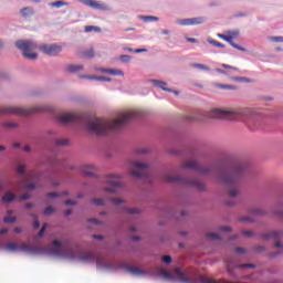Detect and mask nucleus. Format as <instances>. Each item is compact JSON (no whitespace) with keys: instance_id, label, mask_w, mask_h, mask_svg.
<instances>
[{"instance_id":"f8f14e48","label":"nucleus","mask_w":283,"mask_h":283,"mask_svg":"<svg viewBox=\"0 0 283 283\" xmlns=\"http://www.w3.org/2000/svg\"><path fill=\"white\" fill-rule=\"evenodd\" d=\"M175 23L176 25H182V27L202 25V23H207V18L197 17V18L177 19Z\"/></svg>"},{"instance_id":"a19ab883","label":"nucleus","mask_w":283,"mask_h":283,"mask_svg":"<svg viewBox=\"0 0 283 283\" xmlns=\"http://www.w3.org/2000/svg\"><path fill=\"white\" fill-rule=\"evenodd\" d=\"M269 41H272L273 43H283V36H270Z\"/></svg>"},{"instance_id":"cd10ccee","label":"nucleus","mask_w":283,"mask_h":283,"mask_svg":"<svg viewBox=\"0 0 283 283\" xmlns=\"http://www.w3.org/2000/svg\"><path fill=\"white\" fill-rule=\"evenodd\" d=\"M49 6L51 7V8H63V7H65V6H70V2H66V1H63V0H59V1H55V2H51V3H49Z\"/></svg>"},{"instance_id":"9d476101","label":"nucleus","mask_w":283,"mask_h":283,"mask_svg":"<svg viewBox=\"0 0 283 283\" xmlns=\"http://www.w3.org/2000/svg\"><path fill=\"white\" fill-rule=\"evenodd\" d=\"M118 179H120V175H107L105 182L108 187L104 188V190L108 191L109 193H117L116 189H120V187H123V184L117 181Z\"/></svg>"},{"instance_id":"aec40b11","label":"nucleus","mask_w":283,"mask_h":283,"mask_svg":"<svg viewBox=\"0 0 283 283\" xmlns=\"http://www.w3.org/2000/svg\"><path fill=\"white\" fill-rule=\"evenodd\" d=\"M81 174L86 176L87 178H94V166L93 165H85L81 168Z\"/></svg>"},{"instance_id":"13d9d810","label":"nucleus","mask_w":283,"mask_h":283,"mask_svg":"<svg viewBox=\"0 0 283 283\" xmlns=\"http://www.w3.org/2000/svg\"><path fill=\"white\" fill-rule=\"evenodd\" d=\"M222 67H224V70H238V67L231 66L229 64H222Z\"/></svg>"},{"instance_id":"4be33fe9","label":"nucleus","mask_w":283,"mask_h":283,"mask_svg":"<svg viewBox=\"0 0 283 283\" xmlns=\"http://www.w3.org/2000/svg\"><path fill=\"white\" fill-rule=\"evenodd\" d=\"M139 19L144 23H154L156 21H160V18H158L156 15H140Z\"/></svg>"},{"instance_id":"473e14b6","label":"nucleus","mask_w":283,"mask_h":283,"mask_svg":"<svg viewBox=\"0 0 283 283\" xmlns=\"http://www.w3.org/2000/svg\"><path fill=\"white\" fill-rule=\"evenodd\" d=\"M2 127H4L6 129H17V127H19V124L14 122H4L2 124Z\"/></svg>"},{"instance_id":"052dcab7","label":"nucleus","mask_w":283,"mask_h":283,"mask_svg":"<svg viewBox=\"0 0 283 283\" xmlns=\"http://www.w3.org/2000/svg\"><path fill=\"white\" fill-rule=\"evenodd\" d=\"M134 52H135V54H140L143 52H148V50L147 49H135Z\"/></svg>"},{"instance_id":"412c9836","label":"nucleus","mask_w":283,"mask_h":283,"mask_svg":"<svg viewBox=\"0 0 283 283\" xmlns=\"http://www.w3.org/2000/svg\"><path fill=\"white\" fill-rule=\"evenodd\" d=\"M83 69V64H70L66 66V72H69V74H76L82 72Z\"/></svg>"},{"instance_id":"f3484780","label":"nucleus","mask_w":283,"mask_h":283,"mask_svg":"<svg viewBox=\"0 0 283 283\" xmlns=\"http://www.w3.org/2000/svg\"><path fill=\"white\" fill-rule=\"evenodd\" d=\"M148 83H151L157 90H163V92H172L171 88L167 87V82L161 80H148Z\"/></svg>"},{"instance_id":"2eb2a0df","label":"nucleus","mask_w":283,"mask_h":283,"mask_svg":"<svg viewBox=\"0 0 283 283\" xmlns=\"http://www.w3.org/2000/svg\"><path fill=\"white\" fill-rule=\"evenodd\" d=\"M283 231L276 230L261 235L262 240H282Z\"/></svg>"},{"instance_id":"de8ad7c7","label":"nucleus","mask_w":283,"mask_h":283,"mask_svg":"<svg viewBox=\"0 0 283 283\" xmlns=\"http://www.w3.org/2000/svg\"><path fill=\"white\" fill-rule=\"evenodd\" d=\"M254 251L255 253H262V251H266V248L264 245H255Z\"/></svg>"},{"instance_id":"49530a36","label":"nucleus","mask_w":283,"mask_h":283,"mask_svg":"<svg viewBox=\"0 0 283 283\" xmlns=\"http://www.w3.org/2000/svg\"><path fill=\"white\" fill-rule=\"evenodd\" d=\"M149 150L146 148H139L136 150L137 156H145V154H148Z\"/></svg>"},{"instance_id":"3c124183","label":"nucleus","mask_w":283,"mask_h":283,"mask_svg":"<svg viewBox=\"0 0 283 283\" xmlns=\"http://www.w3.org/2000/svg\"><path fill=\"white\" fill-rule=\"evenodd\" d=\"M208 238H211V240H221L220 234L218 233H209Z\"/></svg>"},{"instance_id":"69168bd1","label":"nucleus","mask_w":283,"mask_h":283,"mask_svg":"<svg viewBox=\"0 0 283 283\" xmlns=\"http://www.w3.org/2000/svg\"><path fill=\"white\" fill-rule=\"evenodd\" d=\"M48 198H59V195L56 192H49Z\"/></svg>"},{"instance_id":"603ef678","label":"nucleus","mask_w":283,"mask_h":283,"mask_svg":"<svg viewBox=\"0 0 283 283\" xmlns=\"http://www.w3.org/2000/svg\"><path fill=\"white\" fill-rule=\"evenodd\" d=\"M281 254H282V252H270L268 254V258H272L273 260H275V258H277Z\"/></svg>"},{"instance_id":"1a4fd4ad","label":"nucleus","mask_w":283,"mask_h":283,"mask_svg":"<svg viewBox=\"0 0 283 283\" xmlns=\"http://www.w3.org/2000/svg\"><path fill=\"white\" fill-rule=\"evenodd\" d=\"M130 167H133V170H130V176H133V178H136V180L147 178V169H149V164L132 160Z\"/></svg>"},{"instance_id":"4468645a","label":"nucleus","mask_w":283,"mask_h":283,"mask_svg":"<svg viewBox=\"0 0 283 283\" xmlns=\"http://www.w3.org/2000/svg\"><path fill=\"white\" fill-rule=\"evenodd\" d=\"M218 39H222V41H227L231 45V48H234V50H239L240 52H247V49L244 46H240V44H235L233 42V36L224 35L222 33L217 34Z\"/></svg>"},{"instance_id":"bf43d9fd","label":"nucleus","mask_w":283,"mask_h":283,"mask_svg":"<svg viewBox=\"0 0 283 283\" xmlns=\"http://www.w3.org/2000/svg\"><path fill=\"white\" fill-rule=\"evenodd\" d=\"M243 235H245V238H252L253 231H243Z\"/></svg>"},{"instance_id":"6e6552de","label":"nucleus","mask_w":283,"mask_h":283,"mask_svg":"<svg viewBox=\"0 0 283 283\" xmlns=\"http://www.w3.org/2000/svg\"><path fill=\"white\" fill-rule=\"evenodd\" d=\"M165 180L166 182H181V185H187L188 187H196L199 191H206L205 184L198 179H187L180 176L167 175Z\"/></svg>"},{"instance_id":"c756f323","label":"nucleus","mask_w":283,"mask_h":283,"mask_svg":"<svg viewBox=\"0 0 283 283\" xmlns=\"http://www.w3.org/2000/svg\"><path fill=\"white\" fill-rule=\"evenodd\" d=\"M207 42H208L210 45H213L214 48H221V49H224V48H226L224 44H222L221 42L216 41V40H213V39H211V38H208V39H207Z\"/></svg>"},{"instance_id":"0eeeda50","label":"nucleus","mask_w":283,"mask_h":283,"mask_svg":"<svg viewBox=\"0 0 283 283\" xmlns=\"http://www.w3.org/2000/svg\"><path fill=\"white\" fill-rule=\"evenodd\" d=\"M113 264L115 265V269H113L112 271H118L119 269H124V271H127V273H130V275H134V277H147L148 275H154L156 273V269L154 268H150L148 270H142L140 268H134L127 263H120L115 260H113Z\"/></svg>"},{"instance_id":"4c0bfd02","label":"nucleus","mask_w":283,"mask_h":283,"mask_svg":"<svg viewBox=\"0 0 283 283\" xmlns=\"http://www.w3.org/2000/svg\"><path fill=\"white\" fill-rule=\"evenodd\" d=\"M252 216H264V210L259 209V208H253L249 210Z\"/></svg>"},{"instance_id":"c85d7f7f","label":"nucleus","mask_w":283,"mask_h":283,"mask_svg":"<svg viewBox=\"0 0 283 283\" xmlns=\"http://www.w3.org/2000/svg\"><path fill=\"white\" fill-rule=\"evenodd\" d=\"M227 193L229 198H238V196H240V190H238V188H228Z\"/></svg>"},{"instance_id":"dca6fc26","label":"nucleus","mask_w":283,"mask_h":283,"mask_svg":"<svg viewBox=\"0 0 283 283\" xmlns=\"http://www.w3.org/2000/svg\"><path fill=\"white\" fill-rule=\"evenodd\" d=\"M116 213H123L124 216H138L140 210L137 208L117 207Z\"/></svg>"},{"instance_id":"a18cd8bd","label":"nucleus","mask_w":283,"mask_h":283,"mask_svg":"<svg viewBox=\"0 0 283 283\" xmlns=\"http://www.w3.org/2000/svg\"><path fill=\"white\" fill-rule=\"evenodd\" d=\"M88 222H91V224H96V226L105 224L104 221H99L98 219H94V218L88 219Z\"/></svg>"},{"instance_id":"f257e3e1","label":"nucleus","mask_w":283,"mask_h":283,"mask_svg":"<svg viewBox=\"0 0 283 283\" xmlns=\"http://www.w3.org/2000/svg\"><path fill=\"white\" fill-rule=\"evenodd\" d=\"M181 169L184 171L191 169L192 171H198V174H202L203 176H209L214 171L217 174V180L223 185H239L240 180L244 178V171H247L242 164H234L232 166L212 164L209 167H203L196 160L184 163L181 165Z\"/></svg>"},{"instance_id":"bb28decb","label":"nucleus","mask_w":283,"mask_h":283,"mask_svg":"<svg viewBox=\"0 0 283 283\" xmlns=\"http://www.w3.org/2000/svg\"><path fill=\"white\" fill-rule=\"evenodd\" d=\"M91 205H95V207H105V205H107V200L93 198L91 199Z\"/></svg>"},{"instance_id":"338daca9","label":"nucleus","mask_w":283,"mask_h":283,"mask_svg":"<svg viewBox=\"0 0 283 283\" xmlns=\"http://www.w3.org/2000/svg\"><path fill=\"white\" fill-rule=\"evenodd\" d=\"M96 71L101 72L102 74H107V69L105 67H97Z\"/></svg>"},{"instance_id":"ea45409f","label":"nucleus","mask_w":283,"mask_h":283,"mask_svg":"<svg viewBox=\"0 0 283 283\" xmlns=\"http://www.w3.org/2000/svg\"><path fill=\"white\" fill-rule=\"evenodd\" d=\"M56 211L52 206H49L44 209V216H52Z\"/></svg>"},{"instance_id":"6ab92c4d","label":"nucleus","mask_w":283,"mask_h":283,"mask_svg":"<svg viewBox=\"0 0 283 283\" xmlns=\"http://www.w3.org/2000/svg\"><path fill=\"white\" fill-rule=\"evenodd\" d=\"M80 78H87L88 81H104L106 83H112L111 77L98 76V75H81Z\"/></svg>"},{"instance_id":"58836bf2","label":"nucleus","mask_w":283,"mask_h":283,"mask_svg":"<svg viewBox=\"0 0 283 283\" xmlns=\"http://www.w3.org/2000/svg\"><path fill=\"white\" fill-rule=\"evenodd\" d=\"M45 231H48V223H43L41 230L38 233V238H43V235H45Z\"/></svg>"},{"instance_id":"423d86ee","label":"nucleus","mask_w":283,"mask_h":283,"mask_svg":"<svg viewBox=\"0 0 283 283\" xmlns=\"http://www.w3.org/2000/svg\"><path fill=\"white\" fill-rule=\"evenodd\" d=\"M21 251L23 253H28L29 255H49L50 258H59V255H62L63 258H70L69 254L64 253L60 250V248L56 247H33L29 244H22Z\"/></svg>"},{"instance_id":"5701e85b","label":"nucleus","mask_w":283,"mask_h":283,"mask_svg":"<svg viewBox=\"0 0 283 283\" xmlns=\"http://www.w3.org/2000/svg\"><path fill=\"white\" fill-rule=\"evenodd\" d=\"M4 251H9V253H17V251H21V245H17V243H9L4 247Z\"/></svg>"},{"instance_id":"2f4dec72","label":"nucleus","mask_w":283,"mask_h":283,"mask_svg":"<svg viewBox=\"0 0 283 283\" xmlns=\"http://www.w3.org/2000/svg\"><path fill=\"white\" fill-rule=\"evenodd\" d=\"M191 67H195L196 70H202L203 72H209L211 70L209 66L200 63H192Z\"/></svg>"},{"instance_id":"20e7f679","label":"nucleus","mask_w":283,"mask_h":283,"mask_svg":"<svg viewBox=\"0 0 283 283\" xmlns=\"http://www.w3.org/2000/svg\"><path fill=\"white\" fill-rule=\"evenodd\" d=\"M134 118H138V113H125L119 118L111 120L95 118L86 124V129L90 134H95V136H109V134H115L118 129H123Z\"/></svg>"},{"instance_id":"393cba45","label":"nucleus","mask_w":283,"mask_h":283,"mask_svg":"<svg viewBox=\"0 0 283 283\" xmlns=\"http://www.w3.org/2000/svg\"><path fill=\"white\" fill-rule=\"evenodd\" d=\"M234 269H258V264L255 263H237L233 265Z\"/></svg>"},{"instance_id":"79ce46f5","label":"nucleus","mask_w":283,"mask_h":283,"mask_svg":"<svg viewBox=\"0 0 283 283\" xmlns=\"http://www.w3.org/2000/svg\"><path fill=\"white\" fill-rule=\"evenodd\" d=\"M119 61L122 63H129V61H132V55H120Z\"/></svg>"},{"instance_id":"c9c22d12","label":"nucleus","mask_w":283,"mask_h":283,"mask_svg":"<svg viewBox=\"0 0 283 283\" xmlns=\"http://www.w3.org/2000/svg\"><path fill=\"white\" fill-rule=\"evenodd\" d=\"M83 56H84V59H94V56H95L94 49H88V50L84 51Z\"/></svg>"},{"instance_id":"a878e982","label":"nucleus","mask_w":283,"mask_h":283,"mask_svg":"<svg viewBox=\"0 0 283 283\" xmlns=\"http://www.w3.org/2000/svg\"><path fill=\"white\" fill-rule=\"evenodd\" d=\"M106 74H109L111 76H125V72L116 69H107Z\"/></svg>"},{"instance_id":"7ed1b4c3","label":"nucleus","mask_w":283,"mask_h":283,"mask_svg":"<svg viewBox=\"0 0 283 283\" xmlns=\"http://www.w3.org/2000/svg\"><path fill=\"white\" fill-rule=\"evenodd\" d=\"M52 247L60 249L62 253H66V255H57V258H61L62 260H70V262L77 261L82 262V264H94L95 262L96 268L99 269V271H112L113 269H116V265L113 263L114 260L96 255L92 252H83L78 248L73 247L70 242L63 243L59 240H53Z\"/></svg>"},{"instance_id":"72a5a7b5","label":"nucleus","mask_w":283,"mask_h":283,"mask_svg":"<svg viewBox=\"0 0 283 283\" xmlns=\"http://www.w3.org/2000/svg\"><path fill=\"white\" fill-rule=\"evenodd\" d=\"M84 32L90 33V32H102V29L99 27H94V25H86L84 29Z\"/></svg>"},{"instance_id":"8fccbe9b","label":"nucleus","mask_w":283,"mask_h":283,"mask_svg":"<svg viewBox=\"0 0 283 283\" xmlns=\"http://www.w3.org/2000/svg\"><path fill=\"white\" fill-rule=\"evenodd\" d=\"M109 200L113 205H123V202H125V200L116 198H111Z\"/></svg>"},{"instance_id":"0e129e2a","label":"nucleus","mask_w":283,"mask_h":283,"mask_svg":"<svg viewBox=\"0 0 283 283\" xmlns=\"http://www.w3.org/2000/svg\"><path fill=\"white\" fill-rule=\"evenodd\" d=\"M41 228V222H39V220H35L33 222V229H40Z\"/></svg>"},{"instance_id":"864d4df0","label":"nucleus","mask_w":283,"mask_h":283,"mask_svg":"<svg viewBox=\"0 0 283 283\" xmlns=\"http://www.w3.org/2000/svg\"><path fill=\"white\" fill-rule=\"evenodd\" d=\"M234 251H235V253H239V254L247 253V250L244 248H235Z\"/></svg>"},{"instance_id":"e2e57ef3","label":"nucleus","mask_w":283,"mask_h":283,"mask_svg":"<svg viewBox=\"0 0 283 283\" xmlns=\"http://www.w3.org/2000/svg\"><path fill=\"white\" fill-rule=\"evenodd\" d=\"M65 205H66L67 207H74V205H76V201L66 200V201H65Z\"/></svg>"},{"instance_id":"6e6d98bb","label":"nucleus","mask_w":283,"mask_h":283,"mask_svg":"<svg viewBox=\"0 0 283 283\" xmlns=\"http://www.w3.org/2000/svg\"><path fill=\"white\" fill-rule=\"evenodd\" d=\"M92 238H93V240H99V241L105 240L104 235H98V234H93Z\"/></svg>"},{"instance_id":"680f3d73","label":"nucleus","mask_w":283,"mask_h":283,"mask_svg":"<svg viewBox=\"0 0 283 283\" xmlns=\"http://www.w3.org/2000/svg\"><path fill=\"white\" fill-rule=\"evenodd\" d=\"M31 196L30 195H22L19 197V200H30Z\"/></svg>"},{"instance_id":"c03bdc74","label":"nucleus","mask_w":283,"mask_h":283,"mask_svg":"<svg viewBox=\"0 0 283 283\" xmlns=\"http://www.w3.org/2000/svg\"><path fill=\"white\" fill-rule=\"evenodd\" d=\"M3 220L7 224H14V222H17V218L14 217H4Z\"/></svg>"},{"instance_id":"f704fd0d","label":"nucleus","mask_w":283,"mask_h":283,"mask_svg":"<svg viewBox=\"0 0 283 283\" xmlns=\"http://www.w3.org/2000/svg\"><path fill=\"white\" fill-rule=\"evenodd\" d=\"M54 145L56 147H66V145H70V140H67V139H55Z\"/></svg>"},{"instance_id":"a211bd4d","label":"nucleus","mask_w":283,"mask_h":283,"mask_svg":"<svg viewBox=\"0 0 283 283\" xmlns=\"http://www.w3.org/2000/svg\"><path fill=\"white\" fill-rule=\"evenodd\" d=\"M17 193L12 191H8L4 193V196L1 198L2 202L4 205H12V202H17Z\"/></svg>"},{"instance_id":"e433bc0d","label":"nucleus","mask_w":283,"mask_h":283,"mask_svg":"<svg viewBox=\"0 0 283 283\" xmlns=\"http://www.w3.org/2000/svg\"><path fill=\"white\" fill-rule=\"evenodd\" d=\"M217 87H219V90H238L235 85L229 84H217Z\"/></svg>"},{"instance_id":"7c9ffc66","label":"nucleus","mask_w":283,"mask_h":283,"mask_svg":"<svg viewBox=\"0 0 283 283\" xmlns=\"http://www.w3.org/2000/svg\"><path fill=\"white\" fill-rule=\"evenodd\" d=\"M20 13L22 14V17H32V14H34V11L32 10V8L25 7L21 9Z\"/></svg>"},{"instance_id":"b1692460","label":"nucleus","mask_w":283,"mask_h":283,"mask_svg":"<svg viewBox=\"0 0 283 283\" xmlns=\"http://www.w3.org/2000/svg\"><path fill=\"white\" fill-rule=\"evenodd\" d=\"M19 185H21L24 191H34V189H36V184H28L25 181H20Z\"/></svg>"},{"instance_id":"4d7b16f0","label":"nucleus","mask_w":283,"mask_h":283,"mask_svg":"<svg viewBox=\"0 0 283 283\" xmlns=\"http://www.w3.org/2000/svg\"><path fill=\"white\" fill-rule=\"evenodd\" d=\"M229 34H231L229 36H232V39H235V36H239L240 32L239 31H230Z\"/></svg>"},{"instance_id":"5fc2aeb1","label":"nucleus","mask_w":283,"mask_h":283,"mask_svg":"<svg viewBox=\"0 0 283 283\" xmlns=\"http://www.w3.org/2000/svg\"><path fill=\"white\" fill-rule=\"evenodd\" d=\"M220 231H223V233H229L231 232V227L223 226L220 228Z\"/></svg>"},{"instance_id":"37998d69","label":"nucleus","mask_w":283,"mask_h":283,"mask_svg":"<svg viewBox=\"0 0 283 283\" xmlns=\"http://www.w3.org/2000/svg\"><path fill=\"white\" fill-rule=\"evenodd\" d=\"M17 174H19L20 176H25V166L24 165L18 166Z\"/></svg>"},{"instance_id":"f03ea898","label":"nucleus","mask_w":283,"mask_h":283,"mask_svg":"<svg viewBox=\"0 0 283 283\" xmlns=\"http://www.w3.org/2000/svg\"><path fill=\"white\" fill-rule=\"evenodd\" d=\"M207 118L212 120H231L244 123L251 132H258V129L264 125L265 116L262 114V112L251 108H241L237 111L213 108L207 114Z\"/></svg>"},{"instance_id":"09e8293b","label":"nucleus","mask_w":283,"mask_h":283,"mask_svg":"<svg viewBox=\"0 0 283 283\" xmlns=\"http://www.w3.org/2000/svg\"><path fill=\"white\" fill-rule=\"evenodd\" d=\"M161 260L163 262H165V264H171V261H172L170 255H164Z\"/></svg>"},{"instance_id":"39448f33","label":"nucleus","mask_w":283,"mask_h":283,"mask_svg":"<svg viewBox=\"0 0 283 283\" xmlns=\"http://www.w3.org/2000/svg\"><path fill=\"white\" fill-rule=\"evenodd\" d=\"M15 48L21 50L22 56L29 61H36V59H39V54L33 53L34 50H40V52H43V54H46V56H56L63 52V46L60 44H38L33 40H18L15 42Z\"/></svg>"},{"instance_id":"9b49d317","label":"nucleus","mask_w":283,"mask_h":283,"mask_svg":"<svg viewBox=\"0 0 283 283\" xmlns=\"http://www.w3.org/2000/svg\"><path fill=\"white\" fill-rule=\"evenodd\" d=\"M59 120L62 123V125H67L70 123H83L85 120V117L83 114L78 113H66L59 116Z\"/></svg>"},{"instance_id":"ddd939ff","label":"nucleus","mask_w":283,"mask_h":283,"mask_svg":"<svg viewBox=\"0 0 283 283\" xmlns=\"http://www.w3.org/2000/svg\"><path fill=\"white\" fill-rule=\"evenodd\" d=\"M81 3L86 4L88 8H93V10H102V12H109L112 8L107 4H105L102 1L96 0H78Z\"/></svg>"},{"instance_id":"774afa93","label":"nucleus","mask_w":283,"mask_h":283,"mask_svg":"<svg viewBox=\"0 0 283 283\" xmlns=\"http://www.w3.org/2000/svg\"><path fill=\"white\" fill-rule=\"evenodd\" d=\"M186 41H188V43H198L196 38H187Z\"/></svg>"}]
</instances>
